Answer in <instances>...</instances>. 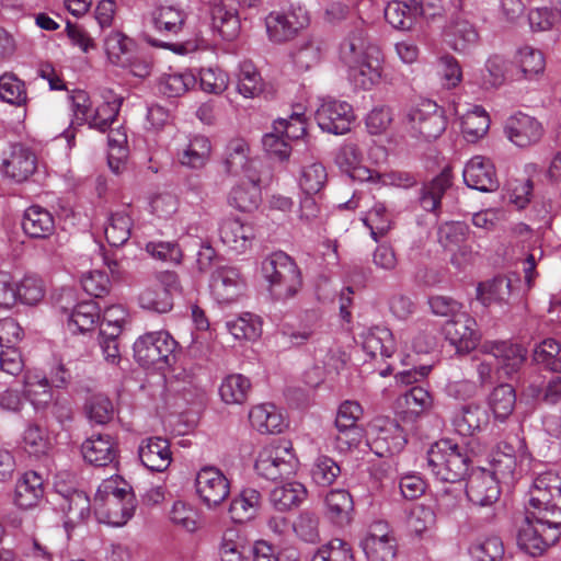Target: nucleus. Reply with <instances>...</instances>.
Masks as SVG:
<instances>
[{
    "label": "nucleus",
    "instance_id": "nucleus-1",
    "mask_svg": "<svg viewBox=\"0 0 561 561\" xmlns=\"http://www.w3.org/2000/svg\"><path fill=\"white\" fill-rule=\"evenodd\" d=\"M136 497L131 486L121 478L104 480L94 496V514L100 523L121 527L134 515Z\"/></svg>",
    "mask_w": 561,
    "mask_h": 561
},
{
    "label": "nucleus",
    "instance_id": "nucleus-2",
    "mask_svg": "<svg viewBox=\"0 0 561 561\" xmlns=\"http://www.w3.org/2000/svg\"><path fill=\"white\" fill-rule=\"evenodd\" d=\"M561 537V511H526L518 529L517 545L526 553L538 557L554 546Z\"/></svg>",
    "mask_w": 561,
    "mask_h": 561
},
{
    "label": "nucleus",
    "instance_id": "nucleus-3",
    "mask_svg": "<svg viewBox=\"0 0 561 561\" xmlns=\"http://www.w3.org/2000/svg\"><path fill=\"white\" fill-rule=\"evenodd\" d=\"M262 274L270 294L277 300L294 298L302 287L299 266L283 251L273 252L263 260Z\"/></svg>",
    "mask_w": 561,
    "mask_h": 561
},
{
    "label": "nucleus",
    "instance_id": "nucleus-4",
    "mask_svg": "<svg viewBox=\"0 0 561 561\" xmlns=\"http://www.w3.org/2000/svg\"><path fill=\"white\" fill-rule=\"evenodd\" d=\"M426 460L438 480L450 483L462 480L470 466L467 449L450 438L439 439L433 444L427 451Z\"/></svg>",
    "mask_w": 561,
    "mask_h": 561
},
{
    "label": "nucleus",
    "instance_id": "nucleus-5",
    "mask_svg": "<svg viewBox=\"0 0 561 561\" xmlns=\"http://www.w3.org/2000/svg\"><path fill=\"white\" fill-rule=\"evenodd\" d=\"M298 467L299 460L293 444L286 439L263 447L254 465L256 473L271 481L290 478L297 472Z\"/></svg>",
    "mask_w": 561,
    "mask_h": 561
},
{
    "label": "nucleus",
    "instance_id": "nucleus-6",
    "mask_svg": "<svg viewBox=\"0 0 561 561\" xmlns=\"http://www.w3.org/2000/svg\"><path fill=\"white\" fill-rule=\"evenodd\" d=\"M176 342L167 331L148 332L134 343V356L144 367L162 369L170 365Z\"/></svg>",
    "mask_w": 561,
    "mask_h": 561
},
{
    "label": "nucleus",
    "instance_id": "nucleus-7",
    "mask_svg": "<svg viewBox=\"0 0 561 561\" xmlns=\"http://www.w3.org/2000/svg\"><path fill=\"white\" fill-rule=\"evenodd\" d=\"M407 121L412 136L427 141L438 138L447 126L444 110L431 100L412 107Z\"/></svg>",
    "mask_w": 561,
    "mask_h": 561
},
{
    "label": "nucleus",
    "instance_id": "nucleus-8",
    "mask_svg": "<svg viewBox=\"0 0 561 561\" xmlns=\"http://www.w3.org/2000/svg\"><path fill=\"white\" fill-rule=\"evenodd\" d=\"M362 416L363 408L357 401L346 400L340 404L335 417V445L340 451H350L362 443L364 430L358 425Z\"/></svg>",
    "mask_w": 561,
    "mask_h": 561
},
{
    "label": "nucleus",
    "instance_id": "nucleus-9",
    "mask_svg": "<svg viewBox=\"0 0 561 561\" xmlns=\"http://www.w3.org/2000/svg\"><path fill=\"white\" fill-rule=\"evenodd\" d=\"M308 23V12L301 7L287 11H273L265 18L268 38L274 43H284L294 38Z\"/></svg>",
    "mask_w": 561,
    "mask_h": 561
},
{
    "label": "nucleus",
    "instance_id": "nucleus-10",
    "mask_svg": "<svg viewBox=\"0 0 561 561\" xmlns=\"http://www.w3.org/2000/svg\"><path fill=\"white\" fill-rule=\"evenodd\" d=\"M530 511H545L551 514L561 511V478L559 474L547 471L539 474L529 489Z\"/></svg>",
    "mask_w": 561,
    "mask_h": 561
},
{
    "label": "nucleus",
    "instance_id": "nucleus-11",
    "mask_svg": "<svg viewBox=\"0 0 561 561\" xmlns=\"http://www.w3.org/2000/svg\"><path fill=\"white\" fill-rule=\"evenodd\" d=\"M316 121L323 131L343 135L354 121L353 107L345 101L325 99L316 112Z\"/></svg>",
    "mask_w": 561,
    "mask_h": 561
},
{
    "label": "nucleus",
    "instance_id": "nucleus-12",
    "mask_svg": "<svg viewBox=\"0 0 561 561\" xmlns=\"http://www.w3.org/2000/svg\"><path fill=\"white\" fill-rule=\"evenodd\" d=\"M196 493L205 505L216 507L230 493V483L226 476L216 467H203L195 478Z\"/></svg>",
    "mask_w": 561,
    "mask_h": 561
},
{
    "label": "nucleus",
    "instance_id": "nucleus-13",
    "mask_svg": "<svg viewBox=\"0 0 561 561\" xmlns=\"http://www.w3.org/2000/svg\"><path fill=\"white\" fill-rule=\"evenodd\" d=\"M481 352L492 355L508 378L520 370L527 358V350L511 341H484L481 344Z\"/></svg>",
    "mask_w": 561,
    "mask_h": 561
},
{
    "label": "nucleus",
    "instance_id": "nucleus-14",
    "mask_svg": "<svg viewBox=\"0 0 561 561\" xmlns=\"http://www.w3.org/2000/svg\"><path fill=\"white\" fill-rule=\"evenodd\" d=\"M362 548L368 561H392L397 556L398 543L388 526L378 522L363 539Z\"/></svg>",
    "mask_w": 561,
    "mask_h": 561
},
{
    "label": "nucleus",
    "instance_id": "nucleus-15",
    "mask_svg": "<svg viewBox=\"0 0 561 561\" xmlns=\"http://www.w3.org/2000/svg\"><path fill=\"white\" fill-rule=\"evenodd\" d=\"M383 55L379 47L369 46L365 56L348 68L350 77L363 90H370L381 81Z\"/></svg>",
    "mask_w": 561,
    "mask_h": 561
},
{
    "label": "nucleus",
    "instance_id": "nucleus-16",
    "mask_svg": "<svg viewBox=\"0 0 561 561\" xmlns=\"http://www.w3.org/2000/svg\"><path fill=\"white\" fill-rule=\"evenodd\" d=\"M446 339L454 345L457 352L468 353L477 346L479 334L477 322L468 313H457L444 325Z\"/></svg>",
    "mask_w": 561,
    "mask_h": 561
},
{
    "label": "nucleus",
    "instance_id": "nucleus-17",
    "mask_svg": "<svg viewBox=\"0 0 561 561\" xmlns=\"http://www.w3.org/2000/svg\"><path fill=\"white\" fill-rule=\"evenodd\" d=\"M463 181L468 187L481 192H494L500 182L493 162L485 157L471 158L463 169Z\"/></svg>",
    "mask_w": 561,
    "mask_h": 561
},
{
    "label": "nucleus",
    "instance_id": "nucleus-18",
    "mask_svg": "<svg viewBox=\"0 0 561 561\" xmlns=\"http://www.w3.org/2000/svg\"><path fill=\"white\" fill-rule=\"evenodd\" d=\"M500 486L495 477L485 469L473 471L467 481L466 494L477 506H491L500 497Z\"/></svg>",
    "mask_w": 561,
    "mask_h": 561
},
{
    "label": "nucleus",
    "instance_id": "nucleus-19",
    "mask_svg": "<svg viewBox=\"0 0 561 561\" xmlns=\"http://www.w3.org/2000/svg\"><path fill=\"white\" fill-rule=\"evenodd\" d=\"M507 138L517 147L524 148L538 142L543 134L541 124L533 116L517 113L505 123Z\"/></svg>",
    "mask_w": 561,
    "mask_h": 561
},
{
    "label": "nucleus",
    "instance_id": "nucleus-20",
    "mask_svg": "<svg viewBox=\"0 0 561 561\" xmlns=\"http://www.w3.org/2000/svg\"><path fill=\"white\" fill-rule=\"evenodd\" d=\"M243 288L244 280L236 267H219L211 276V294L219 304L236 301L241 296Z\"/></svg>",
    "mask_w": 561,
    "mask_h": 561
},
{
    "label": "nucleus",
    "instance_id": "nucleus-21",
    "mask_svg": "<svg viewBox=\"0 0 561 561\" xmlns=\"http://www.w3.org/2000/svg\"><path fill=\"white\" fill-rule=\"evenodd\" d=\"M141 463L151 471L163 472L172 462L170 443L162 437H149L138 447Z\"/></svg>",
    "mask_w": 561,
    "mask_h": 561
},
{
    "label": "nucleus",
    "instance_id": "nucleus-22",
    "mask_svg": "<svg viewBox=\"0 0 561 561\" xmlns=\"http://www.w3.org/2000/svg\"><path fill=\"white\" fill-rule=\"evenodd\" d=\"M4 174L16 181H26L36 170V156L26 147L15 144L11 146L10 153L3 159Z\"/></svg>",
    "mask_w": 561,
    "mask_h": 561
},
{
    "label": "nucleus",
    "instance_id": "nucleus-23",
    "mask_svg": "<svg viewBox=\"0 0 561 561\" xmlns=\"http://www.w3.org/2000/svg\"><path fill=\"white\" fill-rule=\"evenodd\" d=\"M81 453L85 461L91 465L105 467L117 458V447L108 434H93L81 445Z\"/></svg>",
    "mask_w": 561,
    "mask_h": 561
},
{
    "label": "nucleus",
    "instance_id": "nucleus-24",
    "mask_svg": "<svg viewBox=\"0 0 561 561\" xmlns=\"http://www.w3.org/2000/svg\"><path fill=\"white\" fill-rule=\"evenodd\" d=\"M254 161L250 158V147L242 138L231 139L225 148L222 154V164L225 171L232 175L244 173L256 174L253 171Z\"/></svg>",
    "mask_w": 561,
    "mask_h": 561
},
{
    "label": "nucleus",
    "instance_id": "nucleus-25",
    "mask_svg": "<svg viewBox=\"0 0 561 561\" xmlns=\"http://www.w3.org/2000/svg\"><path fill=\"white\" fill-rule=\"evenodd\" d=\"M23 232L32 239H48L55 232V218L46 208L32 205L22 217Z\"/></svg>",
    "mask_w": 561,
    "mask_h": 561
},
{
    "label": "nucleus",
    "instance_id": "nucleus-26",
    "mask_svg": "<svg viewBox=\"0 0 561 561\" xmlns=\"http://www.w3.org/2000/svg\"><path fill=\"white\" fill-rule=\"evenodd\" d=\"M44 497V480L35 471L25 472L16 482L14 504L23 510L37 506Z\"/></svg>",
    "mask_w": 561,
    "mask_h": 561
},
{
    "label": "nucleus",
    "instance_id": "nucleus-27",
    "mask_svg": "<svg viewBox=\"0 0 561 561\" xmlns=\"http://www.w3.org/2000/svg\"><path fill=\"white\" fill-rule=\"evenodd\" d=\"M219 237L224 244L241 253L251 247L254 230L252 226L243 224L237 218H226L220 224Z\"/></svg>",
    "mask_w": 561,
    "mask_h": 561
},
{
    "label": "nucleus",
    "instance_id": "nucleus-28",
    "mask_svg": "<svg viewBox=\"0 0 561 561\" xmlns=\"http://www.w3.org/2000/svg\"><path fill=\"white\" fill-rule=\"evenodd\" d=\"M334 161L341 171L354 179L360 181L374 180V172L362 167L363 153L356 144L346 142L342 145L335 153Z\"/></svg>",
    "mask_w": 561,
    "mask_h": 561
},
{
    "label": "nucleus",
    "instance_id": "nucleus-29",
    "mask_svg": "<svg viewBox=\"0 0 561 561\" xmlns=\"http://www.w3.org/2000/svg\"><path fill=\"white\" fill-rule=\"evenodd\" d=\"M363 350L371 358L391 357L396 352V342L392 332L386 327H374L364 331L360 335Z\"/></svg>",
    "mask_w": 561,
    "mask_h": 561
},
{
    "label": "nucleus",
    "instance_id": "nucleus-30",
    "mask_svg": "<svg viewBox=\"0 0 561 561\" xmlns=\"http://www.w3.org/2000/svg\"><path fill=\"white\" fill-rule=\"evenodd\" d=\"M90 506L89 497L81 491H72L62 497L60 510L64 513V525L68 534L90 517Z\"/></svg>",
    "mask_w": 561,
    "mask_h": 561
},
{
    "label": "nucleus",
    "instance_id": "nucleus-31",
    "mask_svg": "<svg viewBox=\"0 0 561 561\" xmlns=\"http://www.w3.org/2000/svg\"><path fill=\"white\" fill-rule=\"evenodd\" d=\"M488 424V412L478 404L462 405L453 417V425L461 436H472Z\"/></svg>",
    "mask_w": 561,
    "mask_h": 561
},
{
    "label": "nucleus",
    "instance_id": "nucleus-32",
    "mask_svg": "<svg viewBox=\"0 0 561 561\" xmlns=\"http://www.w3.org/2000/svg\"><path fill=\"white\" fill-rule=\"evenodd\" d=\"M251 426L261 434L280 433L285 427L282 413L272 403H263L253 407L249 413Z\"/></svg>",
    "mask_w": 561,
    "mask_h": 561
},
{
    "label": "nucleus",
    "instance_id": "nucleus-33",
    "mask_svg": "<svg viewBox=\"0 0 561 561\" xmlns=\"http://www.w3.org/2000/svg\"><path fill=\"white\" fill-rule=\"evenodd\" d=\"M422 12V0H410V3L393 0L385 8V19L397 30H410L415 18Z\"/></svg>",
    "mask_w": 561,
    "mask_h": 561
},
{
    "label": "nucleus",
    "instance_id": "nucleus-34",
    "mask_svg": "<svg viewBox=\"0 0 561 561\" xmlns=\"http://www.w3.org/2000/svg\"><path fill=\"white\" fill-rule=\"evenodd\" d=\"M247 181L236 185L229 194V204L241 211H251L261 199L260 178L249 174Z\"/></svg>",
    "mask_w": 561,
    "mask_h": 561
},
{
    "label": "nucleus",
    "instance_id": "nucleus-35",
    "mask_svg": "<svg viewBox=\"0 0 561 561\" xmlns=\"http://www.w3.org/2000/svg\"><path fill=\"white\" fill-rule=\"evenodd\" d=\"M104 95V102L92 108L90 115L84 121L90 128H94L101 133H105L110 126L116 121L124 99L119 95Z\"/></svg>",
    "mask_w": 561,
    "mask_h": 561
},
{
    "label": "nucleus",
    "instance_id": "nucleus-36",
    "mask_svg": "<svg viewBox=\"0 0 561 561\" xmlns=\"http://www.w3.org/2000/svg\"><path fill=\"white\" fill-rule=\"evenodd\" d=\"M511 295V279L504 276H497L491 280L480 283L477 287V298L485 307L507 305Z\"/></svg>",
    "mask_w": 561,
    "mask_h": 561
},
{
    "label": "nucleus",
    "instance_id": "nucleus-37",
    "mask_svg": "<svg viewBox=\"0 0 561 561\" xmlns=\"http://www.w3.org/2000/svg\"><path fill=\"white\" fill-rule=\"evenodd\" d=\"M261 504L262 496L260 492L255 489L247 488L232 500L229 513L233 522L245 523L257 515Z\"/></svg>",
    "mask_w": 561,
    "mask_h": 561
},
{
    "label": "nucleus",
    "instance_id": "nucleus-38",
    "mask_svg": "<svg viewBox=\"0 0 561 561\" xmlns=\"http://www.w3.org/2000/svg\"><path fill=\"white\" fill-rule=\"evenodd\" d=\"M24 394L36 410H45L55 398L45 376L27 373L24 376Z\"/></svg>",
    "mask_w": 561,
    "mask_h": 561
},
{
    "label": "nucleus",
    "instance_id": "nucleus-39",
    "mask_svg": "<svg viewBox=\"0 0 561 561\" xmlns=\"http://www.w3.org/2000/svg\"><path fill=\"white\" fill-rule=\"evenodd\" d=\"M433 407L431 393L422 387H413L397 399V408L405 417H417Z\"/></svg>",
    "mask_w": 561,
    "mask_h": 561
},
{
    "label": "nucleus",
    "instance_id": "nucleus-40",
    "mask_svg": "<svg viewBox=\"0 0 561 561\" xmlns=\"http://www.w3.org/2000/svg\"><path fill=\"white\" fill-rule=\"evenodd\" d=\"M451 171L446 168L430 183L423 186L420 196V203L423 209L426 211H435L439 208L444 193L451 186Z\"/></svg>",
    "mask_w": 561,
    "mask_h": 561
},
{
    "label": "nucleus",
    "instance_id": "nucleus-41",
    "mask_svg": "<svg viewBox=\"0 0 561 561\" xmlns=\"http://www.w3.org/2000/svg\"><path fill=\"white\" fill-rule=\"evenodd\" d=\"M211 145L205 136H194L190 139L187 146L179 153V160L182 165L191 169H202L209 160Z\"/></svg>",
    "mask_w": 561,
    "mask_h": 561
},
{
    "label": "nucleus",
    "instance_id": "nucleus-42",
    "mask_svg": "<svg viewBox=\"0 0 561 561\" xmlns=\"http://www.w3.org/2000/svg\"><path fill=\"white\" fill-rule=\"evenodd\" d=\"M365 32L362 28L352 31L340 44V60L348 68L365 56L368 47Z\"/></svg>",
    "mask_w": 561,
    "mask_h": 561
},
{
    "label": "nucleus",
    "instance_id": "nucleus-43",
    "mask_svg": "<svg viewBox=\"0 0 561 561\" xmlns=\"http://www.w3.org/2000/svg\"><path fill=\"white\" fill-rule=\"evenodd\" d=\"M307 495L306 488L299 482L278 485L271 492V503L278 511H288L298 506Z\"/></svg>",
    "mask_w": 561,
    "mask_h": 561
},
{
    "label": "nucleus",
    "instance_id": "nucleus-44",
    "mask_svg": "<svg viewBox=\"0 0 561 561\" xmlns=\"http://www.w3.org/2000/svg\"><path fill=\"white\" fill-rule=\"evenodd\" d=\"M154 27L164 33L178 34L186 20L185 12L175 5H160L152 14Z\"/></svg>",
    "mask_w": 561,
    "mask_h": 561
},
{
    "label": "nucleus",
    "instance_id": "nucleus-45",
    "mask_svg": "<svg viewBox=\"0 0 561 561\" xmlns=\"http://www.w3.org/2000/svg\"><path fill=\"white\" fill-rule=\"evenodd\" d=\"M211 25L225 41H233L240 32V20L236 11L216 5L211 11Z\"/></svg>",
    "mask_w": 561,
    "mask_h": 561
},
{
    "label": "nucleus",
    "instance_id": "nucleus-46",
    "mask_svg": "<svg viewBox=\"0 0 561 561\" xmlns=\"http://www.w3.org/2000/svg\"><path fill=\"white\" fill-rule=\"evenodd\" d=\"M100 318V309L94 301L78 304L69 316L68 328L72 332H88Z\"/></svg>",
    "mask_w": 561,
    "mask_h": 561
},
{
    "label": "nucleus",
    "instance_id": "nucleus-47",
    "mask_svg": "<svg viewBox=\"0 0 561 561\" xmlns=\"http://www.w3.org/2000/svg\"><path fill=\"white\" fill-rule=\"evenodd\" d=\"M515 403V390L507 383L495 387L489 397V407L494 417L500 421L506 420L513 413Z\"/></svg>",
    "mask_w": 561,
    "mask_h": 561
},
{
    "label": "nucleus",
    "instance_id": "nucleus-48",
    "mask_svg": "<svg viewBox=\"0 0 561 561\" xmlns=\"http://www.w3.org/2000/svg\"><path fill=\"white\" fill-rule=\"evenodd\" d=\"M196 84V78L192 72L163 73L158 81V90L168 98L183 95Z\"/></svg>",
    "mask_w": 561,
    "mask_h": 561
},
{
    "label": "nucleus",
    "instance_id": "nucleus-49",
    "mask_svg": "<svg viewBox=\"0 0 561 561\" xmlns=\"http://www.w3.org/2000/svg\"><path fill=\"white\" fill-rule=\"evenodd\" d=\"M131 227V218L125 210L113 213L104 231L107 242L113 247L125 244L130 238Z\"/></svg>",
    "mask_w": 561,
    "mask_h": 561
},
{
    "label": "nucleus",
    "instance_id": "nucleus-50",
    "mask_svg": "<svg viewBox=\"0 0 561 561\" xmlns=\"http://www.w3.org/2000/svg\"><path fill=\"white\" fill-rule=\"evenodd\" d=\"M250 389L251 383L248 378L240 374H233L222 380L219 394L228 404H240L247 400Z\"/></svg>",
    "mask_w": 561,
    "mask_h": 561
},
{
    "label": "nucleus",
    "instance_id": "nucleus-51",
    "mask_svg": "<svg viewBox=\"0 0 561 561\" xmlns=\"http://www.w3.org/2000/svg\"><path fill=\"white\" fill-rule=\"evenodd\" d=\"M328 181V173L324 165L320 162H311L304 165L298 183L306 195H316L321 192Z\"/></svg>",
    "mask_w": 561,
    "mask_h": 561
},
{
    "label": "nucleus",
    "instance_id": "nucleus-52",
    "mask_svg": "<svg viewBox=\"0 0 561 561\" xmlns=\"http://www.w3.org/2000/svg\"><path fill=\"white\" fill-rule=\"evenodd\" d=\"M507 68L508 64L502 56H490L481 70L480 85L485 90L501 87L505 82Z\"/></svg>",
    "mask_w": 561,
    "mask_h": 561
},
{
    "label": "nucleus",
    "instance_id": "nucleus-53",
    "mask_svg": "<svg viewBox=\"0 0 561 561\" xmlns=\"http://www.w3.org/2000/svg\"><path fill=\"white\" fill-rule=\"evenodd\" d=\"M226 328L230 334L239 341H254L262 333V324L257 317L251 313H244L236 319L226 322Z\"/></svg>",
    "mask_w": 561,
    "mask_h": 561
},
{
    "label": "nucleus",
    "instance_id": "nucleus-54",
    "mask_svg": "<svg viewBox=\"0 0 561 561\" xmlns=\"http://www.w3.org/2000/svg\"><path fill=\"white\" fill-rule=\"evenodd\" d=\"M325 505L332 520L339 524L350 520L353 500L346 490H331L325 496Z\"/></svg>",
    "mask_w": 561,
    "mask_h": 561
},
{
    "label": "nucleus",
    "instance_id": "nucleus-55",
    "mask_svg": "<svg viewBox=\"0 0 561 561\" xmlns=\"http://www.w3.org/2000/svg\"><path fill=\"white\" fill-rule=\"evenodd\" d=\"M0 99L11 105H25L27 102L25 83L13 72H5L1 75Z\"/></svg>",
    "mask_w": 561,
    "mask_h": 561
},
{
    "label": "nucleus",
    "instance_id": "nucleus-56",
    "mask_svg": "<svg viewBox=\"0 0 561 561\" xmlns=\"http://www.w3.org/2000/svg\"><path fill=\"white\" fill-rule=\"evenodd\" d=\"M238 91L245 98L257 96L263 91V79L252 61L245 60L240 64Z\"/></svg>",
    "mask_w": 561,
    "mask_h": 561
},
{
    "label": "nucleus",
    "instance_id": "nucleus-57",
    "mask_svg": "<svg viewBox=\"0 0 561 561\" xmlns=\"http://www.w3.org/2000/svg\"><path fill=\"white\" fill-rule=\"evenodd\" d=\"M506 450H496L491 460L492 470L489 471L500 482H508L514 479L516 470V457L512 446L505 445Z\"/></svg>",
    "mask_w": 561,
    "mask_h": 561
},
{
    "label": "nucleus",
    "instance_id": "nucleus-58",
    "mask_svg": "<svg viewBox=\"0 0 561 561\" xmlns=\"http://www.w3.org/2000/svg\"><path fill=\"white\" fill-rule=\"evenodd\" d=\"M534 360L554 373H561V345L554 339H546L536 345Z\"/></svg>",
    "mask_w": 561,
    "mask_h": 561
},
{
    "label": "nucleus",
    "instance_id": "nucleus-59",
    "mask_svg": "<svg viewBox=\"0 0 561 561\" xmlns=\"http://www.w3.org/2000/svg\"><path fill=\"white\" fill-rule=\"evenodd\" d=\"M490 127V118L482 107H474L473 111L467 113L461 122V131L465 138L474 142L483 137Z\"/></svg>",
    "mask_w": 561,
    "mask_h": 561
},
{
    "label": "nucleus",
    "instance_id": "nucleus-60",
    "mask_svg": "<svg viewBox=\"0 0 561 561\" xmlns=\"http://www.w3.org/2000/svg\"><path fill=\"white\" fill-rule=\"evenodd\" d=\"M322 57V48L320 42L316 39H307L298 44L291 53L293 61L300 71H307L317 66Z\"/></svg>",
    "mask_w": 561,
    "mask_h": 561
},
{
    "label": "nucleus",
    "instance_id": "nucleus-61",
    "mask_svg": "<svg viewBox=\"0 0 561 561\" xmlns=\"http://www.w3.org/2000/svg\"><path fill=\"white\" fill-rule=\"evenodd\" d=\"M84 411L90 422L100 425L107 424L115 412L112 401L101 393L93 394L85 401Z\"/></svg>",
    "mask_w": 561,
    "mask_h": 561
},
{
    "label": "nucleus",
    "instance_id": "nucleus-62",
    "mask_svg": "<svg viewBox=\"0 0 561 561\" xmlns=\"http://www.w3.org/2000/svg\"><path fill=\"white\" fill-rule=\"evenodd\" d=\"M515 62L526 78L542 73L546 67L543 54L534 47H522L516 56Z\"/></svg>",
    "mask_w": 561,
    "mask_h": 561
},
{
    "label": "nucleus",
    "instance_id": "nucleus-63",
    "mask_svg": "<svg viewBox=\"0 0 561 561\" xmlns=\"http://www.w3.org/2000/svg\"><path fill=\"white\" fill-rule=\"evenodd\" d=\"M138 301L141 308L159 313L168 312L173 307L171 295L163 291L156 284L145 288L139 294Z\"/></svg>",
    "mask_w": 561,
    "mask_h": 561
},
{
    "label": "nucleus",
    "instance_id": "nucleus-64",
    "mask_svg": "<svg viewBox=\"0 0 561 561\" xmlns=\"http://www.w3.org/2000/svg\"><path fill=\"white\" fill-rule=\"evenodd\" d=\"M450 46L455 51L465 53L478 43L479 35L468 21H457L450 26Z\"/></svg>",
    "mask_w": 561,
    "mask_h": 561
}]
</instances>
